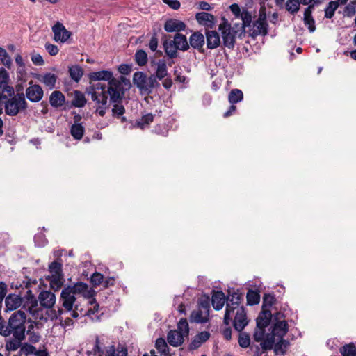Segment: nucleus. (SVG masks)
Wrapping results in <instances>:
<instances>
[{
  "instance_id": "nucleus-1",
  "label": "nucleus",
  "mask_w": 356,
  "mask_h": 356,
  "mask_svg": "<svg viewBox=\"0 0 356 356\" xmlns=\"http://www.w3.org/2000/svg\"><path fill=\"white\" fill-rule=\"evenodd\" d=\"M40 308L38 307V301L35 299L30 300V305H27V309L33 317L37 320H54L58 318L63 313V309L58 308L56 311L53 309L56 304V298L55 294L47 290H42L38 296Z\"/></svg>"
},
{
  "instance_id": "nucleus-2",
  "label": "nucleus",
  "mask_w": 356,
  "mask_h": 356,
  "mask_svg": "<svg viewBox=\"0 0 356 356\" xmlns=\"http://www.w3.org/2000/svg\"><path fill=\"white\" fill-rule=\"evenodd\" d=\"M130 83L128 79L121 76L119 79H113L108 83L106 92L108 93L110 103L113 104L112 115L125 122V117L122 116L125 112L122 101L124 95L126 88H129Z\"/></svg>"
},
{
  "instance_id": "nucleus-3",
  "label": "nucleus",
  "mask_w": 356,
  "mask_h": 356,
  "mask_svg": "<svg viewBox=\"0 0 356 356\" xmlns=\"http://www.w3.org/2000/svg\"><path fill=\"white\" fill-rule=\"evenodd\" d=\"M26 315L24 311L18 310L11 314L8 323H0V334L13 336V339L24 340L26 336Z\"/></svg>"
},
{
  "instance_id": "nucleus-4",
  "label": "nucleus",
  "mask_w": 356,
  "mask_h": 356,
  "mask_svg": "<svg viewBox=\"0 0 356 356\" xmlns=\"http://www.w3.org/2000/svg\"><path fill=\"white\" fill-rule=\"evenodd\" d=\"M82 296L85 298H90L92 296V290L88 284L83 282H78L73 286H67L63 288L60 293V301L63 307L66 312H71L74 308L76 301V296Z\"/></svg>"
},
{
  "instance_id": "nucleus-5",
  "label": "nucleus",
  "mask_w": 356,
  "mask_h": 356,
  "mask_svg": "<svg viewBox=\"0 0 356 356\" xmlns=\"http://www.w3.org/2000/svg\"><path fill=\"white\" fill-rule=\"evenodd\" d=\"M283 317V314L277 312L273 316V320L275 321L271 326V333L267 334L266 340L261 343L263 351L271 350L275 342V339H283L289 330V325L286 321L280 320Z\"/></svg>"
},
{
  "instance_id": "nucleus-6",
  "label": "nucleus",
  "mask_w": 356,
  "mask_h": 356,
  "mask_svg": "<svg viewBox=\"0 0 356 356\" xmlns=\"http://www.w3.org/2000/svg\"><path fill=\"white\" fill-rule=\"evenodd\" d=\"M106 89L107 86L97 82L90 83V86L86 90V92L90 95L91 99L98 105L96 112L102 117L105 115L106 111L108 108V93L106 92Z\"/></svg>"
},
{
  "instance_id": "nucleus-7",
  "label": "nucleus",
  "mask_w": 356,
  "mask_h": 356,
  "mask_svg": "<svg viewBox=\"0 0 356 356\" xmlns=\"http://www.w3.org/2000/svg\"><path fill=\"white\" fill-rule=\"evenodd\" d=\"M219 30L221 31L223 44L229 48L233 49L237 37H241L244 33L236 32L235 24L232 26L228 20L225 17L222 18V22L219 25Z\"/></svg>"
},
{
  "instance_id": "nucleus-8",
  "label": "nucleus",
  "mask_w": 356,
  "mask_h": 356,
  "mask_svg": "<svg viewBox=\"0 0 356 356\" xmlns=\"http://www.w3.org/2000/svg\"><path fill=\"white\" fill-rule=\"evenodd\" d=\"M5 102V113L10 116L17 115L21 111L25 110L27 103L23 93H17Z\"/></svg>"
},
{
  "instance_id": "nucleus-9",
  "label": "nucleus",
  "mask_w": 356,
  "mask_h": 356,
  "mask_svg": "<svg viewBox=\"0 0 356 356\" xmlns=\"http://www.w3.org/2000/svg\"><path fill=\"white\" fill-rule=\"evenodd\" d=\"M133 82L141 91L147 94L150 93L154 88L159 86L154 75L147 76L142 72H136L134 73Z\"/></svg>"
},
{
  "instance_id": "nucleus-10",
  "label": "nucleus",
  "mask_w": 356,
  "mask_h": 356,
  "mask_svg": "<svg viewBox=\"0 0 356 356\" xmlns=\"http://www.w3.org/2000/svg\"><path fill=\"white\" fill-rule=\"evenodd\" d=\"M49 281L51 288L54 291L59 290L63 284V275L62 273V263L55 261L49 266Z\"/></svg>"
},
{
  "instance_id": "nucleus-11",
  "label": "nucleus",
  "mask_w": 356,
  "mask_h": 356,
  "mask_svg": "<svg viewBox=\"0 0 356 356\" xmlns=\"http://www.w3.org/2000/svg\"><path fill=\"white\" fill-rule=\"evenodd\" d=\"M241 300V295L237 292H233L229 294L227 298L226 310L224 316V323L226 325H229L232 320V314H234V312L238 311V308H243L240 306Z\"/></svg>"
},
{
  "instance_id": "nucleus-12",
  "label": "nucleus",
  "mask_w": 356,
  "mask_h": 356,
  "mask_svg": "<svg viewBox=\"0 0 356 356\" xmlns=\"http://www.w3.org/2000/svg\"><path fill=\"white\" fill-rule=\"evenodd\" d=\"M268 34V24L266 22V8L261 6L258 19L253 23L251 35L253 37L257 35H266Z\"/></svg>"
},
{
  "instance_id": "nucleus-13",
  "label": "nucleus",
  "mask_w": 356,
  "mask_h": 356,
  "mask_svg": "<svg viewBox=\"0 0 356 356\" xmlns=\"http://www.w3.org/2000/svg\"><path fill=\"white\" fill-rule=\"evenodd\" d=\"M51 29L54 33L53 39L56 42L65 43L72 36V33L60 22H56Z\"/></svg>"
},
{
  "instance_id": "nucleus-14",
  "label": "nucleus",
  "mask_w": 356,
  "mask_h": 356,
  "mask_svg": "<svg viewBox=\"0 0 356 356\" xmlns=\"http://www.w3.org/2000/svg\"><path fill=\"white\" fill-rule=\"evenodd\" d=\"M232 316H234L233 320L234 329L238 332H241L248 323L245 309L238 308V311L234 312V314H232Z\"/></svg>"
},
{
  "instance_id": "nucleus-15",
  "label": "nucleus",
  "mask_w": 356,
  "mask_h": 356,
  "mask_svg": "<svg viewBox=\"0 0 356 356\" xmlns=\"http://www.w3.org/2000/svg\"><path fill=\"white\" fill-rule=\"evenodd\" d=\"M242 20L241 23H234L236 32L238 33H244L245 28L249 27L251 25L252 17V14L247 10L243 9L241 15L239 17Z\"/></svg>"
},
{
  "instance_id": "nucleus-16",
  "label": "nucleus",
  "mask_w": 356,
  "mask_h": 356,
  "mask_svg": "<svg viewBox=\"0 0 356 356\" xmlns=\"http://www.w3.org/2000/svg\"><path fill=\"white\" fill-rule=\"evenodd\" d=\"M26 95L31 102H38L43 97V90L39 85H33L26 88Z\"/></svg>"
},
{
  "instance_id": "nucleus-17",
  "label": "nucleus",
  "mask_w": 356,
  "mask_h": 356,
  "mask_svg": "<svg viewBox=\"0 0 356 356\" xmlns=\"http://www.w3.org/2000/svg\"><path fill=\"white\" fill-rule=\"evenodd\" d=\"M97 349L98 356H127V349L122 347L117 350L113 346L102 350L97 347Z\"/></svg>"
},
{
  "instance_id": "nucleus-18",
  "label": "nucleus",
  "mask_w": 356,
  "mask_h": 356,
  "mask_svg": "<svg viewBox=\"0 0 356 356\" xmlns=\"http://www.w3.org/2000/svg\"><path fill=\"white\" fill-rule=\"evenodd\" d=\"M314 9V3L308 6L304 12V24L307 26L309 31L312 33L316 30L315 21L312 15Z\"/></svg>"
},
{
  "instance_id": "nucleus-19",
  "label": "nucleus",
  "mask_w": 356,
  "mask_h": 356,
  "mask_svg": "<svg viewBox=\"0 0 356 356\" xmlns=\"http://www.w3.org/2000/svg\"><path fill=\"white\" fill-rule=\"evenodd\" d=\"M7 311L15 310L22 304V298L16 294H10L5 299Z\"/></svg>"
},
{
  "instance_id": "nucleus-20",
  "label": "nucleus",
  "mask_w": 356,
  "mask_h": 356,
  "mask_svg": "<svg viewBox=\"0 0 356 356\" xmlns=\"http://www.w3.org/2000/svg\"><path fill=\"white\" fill-rule=\"evenodd\" d=\"M209 312L197 308L191 312L190 321L197 323H204L209 321Z\"/></svg>"
},
{
  "instance_id": "nucleus-21",
  "label": "nucleus",
  "mask_w": 356,
  "mask_h": 356,
  "mask_svg": "<svg viewBox=\"0 0 356 356\" xmlns=\"http://www.w3.org/2000/svg\"><path fill=\"white\" fill-rule=\"evenodd\" d=\"M186 24L177 19H169L164 24V29L167 32H175L184 30Z\"/></svg>"
},
{
  "instance_id": "nucleus-22",
  "label": "nucleus",
  "mask_w": 356,
  "mask_h": 356,
  "mask_svg": "<svg viewBox=\"0 0 356 356\" xmlns=\"http://www.w3.org/2000/svg\"><path fill=\"white\" fill-rule=\"evenodd\" d=\"M9 79L8 72L3 67L0 68V88L11 96L14 93V89L8 85Z\"/></svg>"
},
{
  "instance_id": "nucleus-23",
  "label": "nucleus",
  "mask_w": 356,
  "mask_h": 356,
  "mask_svg": "<svg viewBox=\"0 0 356 356\" xmlns=\"http://www.w3.org/2000/svg\"><path fill=\"white\" fill-rule=\"evenodd\" d=\"M210 337V334L207 331H203L197 334L192 340L189 345L191 350L198 348L203 343L207 341Z\"/></svg>"
},
{
  "instance_id": "nucleus-24",
  "label": "nucleus",
  "mask_w": 356,
  "mask_h": 356,
  "mask_svg": "<svg viewBox=\"0 0 356 356\" xmlns=\"http://www.w3.org/2000/svg\"><path fill=\"white\" fill-rule=\"evenodd\" d=\"M167 339L170 345L178 347L184 343V337L177 330H172L168 333Z\"/></svg>"
},
{
  "instance_id": "nucleus-25",
  "label": "nucleus",
  "mask_w": 356,
  "mask_h": 356,
  "mask_svg": "<svg viewBox=\"0 0 356 356\" xmlns=\"http://www.w3.org/2000/svg\"><path fill=\"white\" fill-rule=\"evenodd\" d=\"M207 45L208 49H215L220 45V39L218 33L215 31H209L206 33Z\"/></svg>"
},
{
  "instance_id": "nucleus-26",
  "label": "nucleus",
  "mask_w": 356,
  "mask_h": 356,
  "mask_svg": "<svg viewBox=\"0 0 356 356\" xmlns=\"http://www.w3.org/2000/svg\"><path fill=\"white\" fill-rule=\"evenodd\" d=\"M197 21L202 25L212 27L214 24V16L208 13H199L195 15Z\"/></svg>"
},
{
  "instance_id": "nucleus-27",
  "label": "nucleus",
  "mask_w": 356,
  "mask_h": 356,
  "mask_svg": "<svg viewBox=\"0 0 356 356\" xmlns=\"http://www.w3.org/2000/svg\"><path fill=\"white\" fill-rule=\"evenodd\" d=\"M113 73L108 70H102L99 72H94L90 74L89 77L91 81H108V83L111 80L113 79L112 78Z\"/></svg>"
},
{
  "instance_id": "nucleus-28",
  "label": "nucleus",
  "mask_w": 356,
  "mask_h": 356,
  "mask_svg": "<svg viewBox=\"0 0 356 356\" xmlns=\"http://www.w3.org/2000/svg\"><path fill=\"white\" fill-rule=\"evenodd\" d=\"M167 65L165 60L161 59L156 63V71L154 74L156 79L162 80L168 76Z\"/></svg>"
},
{
  "instance_id": "nucleus-29",
  "label": "nucleus",
  "mask_w": 356,
  "mask_h": 356,
  "mask_svg": "<svg viewBox=\"0 0 356 356\" xmlns=\"http://www.w3.org/2000/svg\"><path fill=\"white\" fill-rule=\"evenodd\" d=\"M65 101V96L58 90L54 91L49 97V102L53 107L57 108L63 106Z\"/></svg>"
},
{
  "instance_id": "nucleus-30",
  "label": "nucleus",
  "mask_w": 356,
  "mask_h": 356,
  "mask_svg": "<svg viewBox=\"0 0 356 356\" xmlns=\"http://www.w3.org/2000/svg\"><path fill=\"white\" fill-rule=\"evenodd\" d=\"M212 305L216 310H220L225 302V294L222 291L215 292L212 296Z\"/></svg>"
},
{
  "instance_id": "nucleus-31",
  "label": "nucleus",
  "mask_w": 356,
  "mask_h": 356,
  "mask_svg": "<svg viewBox=\"0 0 356 356\" xmlns=\"http://www.w3.org/2000/svg\"><path fill=\"white\" fill-rule=\"evenodd\" d=\"M273 316L269 309H263L257 319V326L267 327Z\"/></svg>"
},
{
  "instance_id": "nucleus-32",
  "label": "nucleus",
  "mask_w": 356,
  "mask_h": 356,
  "mask_svg": "<svg viewBox=\"0 0 356 356\" xmlns=\"http://www.w3.org/2000/svg\"><path fill=\"white\" fill-rule=\"evenodd\" d=\"M189 42L193 48L200 49L204 44V37L200 33H194L191 35Z\"/></svg>"
},
{
  "instance_id": "nucleus-33",
  "label": "nucleus",
  "mask_w": 356,
  "mask_h": 356,
  "mask_svg": "<svg viewBox=\"0 0 356 356\" xmlns=\"http://www.w3.org/2000/svg\"><path fill=\"white\" fill-rule=\"evenodd\" d=\"M172 41L179 50L186 51L189 48L186 37L183 34L176 33Z\"/></svg>"
},
{
  "instance_id": "nucleus-34",
  "label": "nucleus",
  "mask_w": 356,
  "mask_h": 356,
  "mask_svg": "<svg viewBox=\"0 0 356 356\" xmlns=\"http://www.w3.org/2000/svg\"><path fill=\"white\" fill-rule=\"evenodd\" d=\"M85 129L80 123H74L70 127V134L75 140H81L84 134Z\"/></svg>"
},
{
  "instance_id": "nucleus-35",
  "label": "nucleus",
  "mask_w": 356,
  "mask_h": 356,
  "mask_svg": "<svg viewBox=\"0 0 356 356\" xmlns=\"http://www.w3.org/2000/svg\"><path fill=\"white\" fill-rule=\"evenodd\" d=\"M243 99V92L239 89H233L230 91L228 99L230 104H234L240 102Z\"/></svg>"
},
{
  "instance_id": "nucleus-36",
  "label": "nucleus",
  "mask_w": 356,
  "mask_h": 356,
  "mask_svg": "<svg viewBox=\"0 0 356 356\" xmlns=\"http://www.w3.org/2000/svg\"><path fill=\"white\" fill-rule=\"evenodd\" d=\"M277 341L276 343H275L273 347H274V351L275 353L277 354H284L286 352V350L287 347L289 345V343L288 341L284 340L283 339H275V341Z\"/></svg>"
},
{
  "instance_id": "nucleus-37",
  "label": "nucleus",
  "mask_w": 356,
  "mask_h": 356,
  "mask_svg": "<svg viewBox=\"0 0 356 356\" xmlns=\"http://www.w3.org/2000/svg\"><path fill=\"white\" fill-rule=\"evenodd\" d=\"M57 76L52 73H46L42 76L41 81L50 89L55 87Z\"/></svg>"
},
{
  "instance_id": "nucleus-38",
  "label": "nucleus",
  "mask_w": 356,
  "mask_h": 356,
  "mask_svg": "<svg viewBox=\"0 0 356 356\" xmlns=\"http://www.w3.org/2000/svg\"><path fill=\"white\" fill-rule=\"evenodd\" d=\"M164 49L165 51V54L170 58H174L177 57V50L178 49L177 47L175 46V44L173 42V41L167 42L165 41L163 44Z\"/></svg>"
},
{
  "instance_id": "nucleus-39",
  "label": "nucleus",
  "mask_w": 356,
  "mask_h": 356,
  "mask_svg": "<svg viewBox=\"0 0 356 356\" xmlns=\"http://www.w3.org/2000/svg\"><path fill=\"white\" fill-rule=\"evenodd\" d=\"M156 348L161 355L167 356L169 354V349L165 340L163 338H159L156 341Z\"/></svg>"
},
{
  "instance_id": "nucleus-40",
  "label": "nucleus",
  "mask_w": 356,
  "mask_h": 356,
  "mask_svg": "<svg viewBox=\"0 0 356 356\" xmlns=\"http://www.w3.org/2000/svg\"><path fill=\"white\" fill-rule=\"evenodd\" d=\"M177 330L184 337H187L189 334V326L186 318H181L177 323Z\"/></svg>"
},
{
  "instance_id": "nucleus-41",
  "label": "nucleus",
  "mask_w": 356,
  "mask_h": 356,
  "mask_svg": "<svg viewBox=\"0 0 356 356\" xmlns=\"http://www.w3.org/2000/svg\"><path fill=\"white\" fill-rule=\"evenodd\" d=\"M246 298L248 305H254L259 302L260 295L255 291L249 290L247 293Z\"/></svg>"
},
{
  "instance_id": "nucleus-42",
  "label": "nucleus",
  "mask_w": 356,
  "mask_h": 356,
  "mask_svg": "<svg viewBox=\"0 0 356 356\" xmlns=\"http://www.w3.org/2000/svg\"><path fill=\"white\" fill-rule=\"evenodd\" d=\"M339 7V2L331 1L325 9V17L331 19Z\"/></svg>"
},
{
  "instance_id": "nucleus-43",
  "label": "nucleus",
  "mask_w": 356,
  "mask_h": 356,
  "mask_svg": "<svg viewBox=\"0 0 356 356\" xmlns=\"http://www.w3.org/2000/svg\"><path fill=\"white\" fill-rule=\"evenodd\" d=\"M266 327L257 326V329L254 333V339L257 342H260V344L266 340L267 334L265 333V328Z\"/></svg>"
},
{
  "instance_id": "nucleus-44",
  "label": "nucleus",
  "mask_w": 356,
  "mask_h": 356,
  "mask_svg": "<svg viewBox=\"0 0 356 356\" xmlns=\"http://www.w3.org/2000/svg\"><path fill=\"white\" fill-rule=\"evenodd\" d=\"M94 291H92V296L89 299L88 303L90 305V307L86 311L84 315H87L88 316H92L99 310V305L96 302L95 300L93 298Z\"/></svg>"
},
{
  "instance_id": "nucleus-45",
  "label": "nucleus",
  "mask_w": 356,
  "mask_h": 356,
  "mask_svg": "<svg viewBox=\"0 0 356 356\" xmlns=\"http://www.w3.org/2000/svg\"><path fill=\"white\" fill-rule=\"evenodd\" d=\"M147 54L145 51L140 49L136 52L135 60L138 65H145L147 63Z\"/></svg>"
},
{
  "instance_id": "nucleus-46",
  "label": "nucleus",
  "mask_w": 356,
  "mask_h": 356,
  "mask_svg": "<svg viewBox=\"0 0 356 356\" xmlns=\"http://www.w3.org/2000/svg\"><path fill=\"white\" fill-rule=\"evenodd\" d=\"M86 103V99L81 92L75 91L74 97L72 100V104L76 107H82Z\"/></svg>"
},
{
  "instance_id": "nucleus-47",
  "label": "nucleus",
  "mask_w": 356,
  "mask_h": 356,
  "mask_svg": "<svg viewBox=\"0 0 356 356\" xmlns=\"http://www.w3.org/2000/svg\"><path fill=\"white\" fill-rule=\"evenodd\" d=\"M69 72L71 78L75 81L78 82L83 76V70L81 67L78 65L72 66L69 69Z\"/></svg>"
},
{
  "instance_id": "nucleus-48",
  "label": "nucleus",
  "mask_w": 356,
  "mask_h": 356,
  "mask_svg": "<svg viewBox=\"0 0 356 356\" xmlns=\"http://www.w3.org/2000/svg\"><path fill=\"white\" fill-rule=\"evenodd\" d=\"M299 0H287L286 3V9L291 14L296 13L300 9Z\"/></svg>"
},
{
  "instance_id": "nucleus-49",
  "label": "nucleus",
  "mask_w": 356,
  "mask_h": 356,
  "mask_svg": "<svg viewBox=\"0 0 356 356\" xmlns=\"http://www.w3.org/2000/svg\"><path fill=\"white\" fill-rule=\"evenodd\" d=\"M0 60L2 64L7 67L8 68H10L12 65V60L7 51L2 47H0Z\"/></svg>"
},
{
  "instance_id": "nucleus-50",
  "label": "nucleus",
  "mask_w": 356,
  "mask_h": 356,
  "mask_svg": "<svg viewBox=\"0 0 356 356\" xmlns=\"http://www.w3.org/2000/svg\"><path fill=\"white\" fill-rule=\"evenodd\" d=\"M238 344L242 348H248L250 344V338L248 334L239 332Z\"/></svg>"
},
{
  "instance_id": "nucleus-51",
  "label": "nucleus",
  "mask_w": 356,
  "mask_h": 356,
  "mask_svg": "<svg viewBox=\"0 0 356 356\" xmlns=\"http://www.w3.org/2000/svg\"><path fill=\"white\" fill-rule=\"evenodd\" d=\"M341 353L343 356H356V348L353 344H348L341 350Z\"/></svg>"
},
{
  "instance_id": "nucleus-52",
  "label": "nucleus",
  "mask_w": 356,
  "mask_h": 356,
  "mask_svg": "<svg viewBox=\"0 0 356 356\" xmlns=\"http://www.w3.org/2000/svg\"><path fill=\"white\" fill-rule=\"evenodd\" d=\"M275 299L274 296L271 294H265L263 298V309H268L273 306Z\"/></svg>"
},
{
  "instance_id": "nucleus-53",
  "label": "nucleus",
  "mask_w": 356,
  "mask_h": 356,
  "mask_svg": "<svg viewBox=\"0 0 356 356\" xmlns=\"http://www.w3.org/2000/svg\"><path fill=\"white\" fill-rule=\"evenodd\" d=\"M154 120V115L152 113H147L142 117L140 121L137 122L138 127L143 129L145 125L149 124Z\"/></svg>"
},
{
  "instance_id": "nucleus-54",
  "label": "nucleus",
  "mask_w": 356,
  "mask_h": 356,
  "mask_svg": "<svg viewBox=\"0 0 356 356\" xmlns=\"http://www.w3.org/2000/svg\"><path fill=\"white\" fill-rule=\"evenodd\" d=\"M32 329H33V326L31 325L29 326L28 330L26 331L27 335L29 336V341L32 343L38 342L40 341V336L38 334H36L33 331H32Z\"/></svg>"
},
{
  "instance_id": "nucleus-55",
  "label": "nucleus",
  "mask_w": 356,
  "mask_h": 356,
  "mask_svg": "<svg viewBox=\"0 0 356 356\" xmlns=\"http://www.w3.org/2000/svg\"><path fill=\"white\" fill-rule=\"evenodd\" d=\"M345 13L348 17L353 16L356 12V0L352 1L345 8Z\"/></svg>"
},
{
  "instance_id": "nucleus-56",
  "label": "nucleus",
  "mask_w": 356,
  "mask_h": 356,
  "mask_svg": "<svg viewBox=\"0 0 356 356\" xmlns=\"http://www.w3.org/2000/svg\"><path fill=\"white\" fill-rule=\"evenodd\" d=\"M104 281V276L101 273H95L91 276V282L93 285L97 286L102 283Z\"/></svg>"
},
{
  "instance_id": "nucleus-57",
  "label": "nucleus",
  "mask_w": 356,
  "mask_h": 356,
  "mask_svg": "<svg viewBox=\"0 0 356 356\" xmlns=\"http://www.w3.org/2000/svg\"><path fill=\"white\" fill-rule=\"evenodd\" d=\"M198 308L209 312L210 301L209 297L201 299L199 302Z\"/></svg>"
},
{
  "instance_id": "nucleus-58",
  "label": "nucleus",
  "mask_w": 356,
  "mask_h": 356,
  "mask_svg": "<svg viewBox=\"0 0 356 356\" xmlns=\"http://www.w3.org/2000/svg\"><path fill=\"white\" fill-rule=\"evenodd\" d=\"M45 49L51 56H56L59 51L56 45L49 42L45 44Z\"/></svg>"
},
{
  "instance_id": "nucleus-59",
  "label": "nucleus",
  "mask_w": 356,
  "mask_h": 356,
  "mask_svg": "<svg viewBox=\"0 0 356 356\" xmlns=\"http://www.w3.org/2000/svg\"><path fill=\"white\" fill-rule=\"evenodd\" d=\"M163 2L175 10L179 9L181 6V3L178 0H163Z\"/></svg>"
},
{
  "instance_id": "nucleus-60",
  "label": "nucleus",
  "mask_w": 356,
  "mask_h": 356,
  "mask_svg": "<svg viewBox=\"0 0 356 356\" xmlns=\"http://www.w3.org/2000/svg\"><path fill=\"white\" fill-rule=\"evenodd\" d=\"M22 340H18V339H14L13 341H10L8 343H7V348L10 350H17L20 345H21V341Z\"/></svg>"
},
{
  "instance_id": "nucleus-61",
  "label": "nucleus",
  "mask_w": 356,
  "mask_h": 356,
  "mask_svg": "<svg viewBox=\"0 0 356 356\" xmlns=\"http://www.w3.org/2000/svg\"><path fill=\"white\" fill-rule=\"evenodd\" d=\"M31 60L36 65H42L44 63L42 57L39 54H33L31 56Z\"/></svg>"
},
{
  "instance_id": "nucleus-62",
  "label": "nucleus",
  "mask_w": 356,
  "mask_h": 356,
  "mask_svg": "<svg viewBox=\"0 0 356 356\" xmlns=\"http://www.w3.org/2000/svg\"><path fill=\"white\" fill-rule=\"evenodd\" d=\"M231 11L236 18H239L241 15V10L239 6L236 3H233L229 7Z\"/></svg>"
},
{
  "instance_id": "nucleus-63",
  "label": "nucleus",
  "mask_w": 356,
  "mask_h": 356,
  "mask_svg": "<svg viewBox=\"0 0 356 356\" xmlns=\"http://www.w3.org/2000/svg\"><path fill=\"white\" fill-rule=\"evenodd\" d=\"M118 71L122 74L127 75L131 72V67L126 64H122L118 67Z\"/></svg>"
},
{
  "instance_id": "nucleus-64",
  "label": "nucleus",
  "mask_w": 356,
  "mask_h": 356,
  "mask_svg": "<svg viewBox=\"0 0 356 356\" xmlns=\"http://www.w3.org/2000/svg\"><path fill=\"white\" fill-rule=\"evenodd\" d=\"M157 46H158V40H157V38L155 36L152 37V38H151V40L149 41V49L152 51H156V49L157 48Z\"/></svg>"
}]
</instances>
